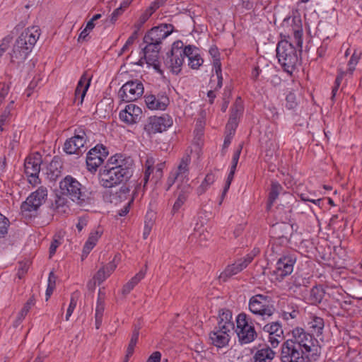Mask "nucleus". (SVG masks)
<instances>
[{"label":"nucleus","instance_id":"54","mask_svg":"<svg viewBox=\"0 0 362 362\" xmlns=\"http://www.w3.org/2000/svg\"><path fill=\"white\" fill-rule=\"evenodd\" d=\"M291 283L296 286V287H300L301 286H305L307 281L305 279L303 278L301 276L296 274L292 276L291 278Z\"/></svg>","mask_w":362,"mask_h":362},{"label":"nucleus","instance_id":"30","mask_svg":"<svg viewBox=\"0 0 362 362\" xmlns=\"http://www.w3.org/2000/svg\"><path fill=\"white\" fill-rule=\"evenodd\" d=\"M35 299L33 296L30 297L28 301L25 303L23 308L21 309V310L19 312L16 320L13 322V326L17 327H18L21 323L24 320L25 317L30 310V308L35 305Z\"/></svg>","mask_w":362,"mask_h":362},{"label":"nucleus","instance_id":"1","mask_svg":"<svg viewBox=\"0 0 362 362\" xmlns=\"http://www.w3.org/2000/svg\"><path fill=\"white\" fill-rule=\"evenodd\" d=\"M121 154L111 156L100 170L101 181H128L133 174V160L130 158H123Z\"/></svg>","mask_w":362,"mask_h":362},{"label":"nucleus","instance_id":"25","mask_svg":"<svg viewBox=\"0 0 362 362\" xmlns=\"http://www.w3.org/2000/svg\"><path fill=\"white\" fill-rule=\"evenodd\" d=\"M117 257V255L115 256L112 262L100 268L94 276V280L99 284L103 283L108 276H110L116 269L117 264L115 263V260Z\"/></svg>","mask_w":362,"mask_h":362},{"label":"nucleus","instance_id":"36","mask_svg":"<svg viewBox=\"0 0 362 362\" xmlns=\"http://www.w3.org/2000/svg\"><path fill=\"white\" fill-rule=\"evenodd\" d=\"M235 266L234 264H232L230 265H228L225 270L220 274L219 279L222 280L223 281H226L229 278L232 277L233 276L238 274Z\"/></svg>","mask_w":362,"mask_h":362},{"label":"nucleus","instance_id":"44","mask_svg":"<svg viewBox=\"0 0 362 362\" xmlns=\"http://www.w3.org/2000/svg\"><path fill=\"white\" fill-rule=\"evenodd\" d=\"M180 49L181 51H182L181 54L184 59L185 57H187L188 59L189 57H192L193 56H194V53H197L198 51V49L194 46L192 45H188L185 47H183L182 46L180 47Z\"/></svg>","mask_w":362,"mask_h":362},{"label":"nucleus","instance_id":"17","mask_svg":"<svg viewBox=\"0 0 362 362\" xmlns=\"http://www.w3.org/2000/svg\"><path fill=\"white\" fill-rule=\"evenodd\" d=\"M173 119L168 115H163L160 117H153L150 118L149 123L146 129L149 134H156L166 131L173 125Z\"/></svg>","mask_w":362,"mask_h":362},{"label":"nucleus","instance_id":"60","mask_svg":"<svg viewBox=\"0 0 362 362\" xmlns=\"http://www.w3.org/2000/svg\"><path fill=\"white\" fill-rule=\"evenodd\" d=\"M59 245L60 242L59 240L56 239L53 240L49 247V257H52L55 254L56 250Z\"/></svg>","mask_w":362,"mask_h":362},{"label":"nucleus","instance_id":"47","mask_svg":"<svg viewBox=\"0 0 362 362\" xmlns=\"http://www.w3.org/2000/svg\"><path fill=\"white\" fill-rule=\"evenodd\" d=\"M303 30L298 29L293 31V43L296 44V46L299 48V50L301 51L302 45H303Z\"/></svg>","mask_w":362,"mask_h":362},{"label":"nucleus","instance_id":"56","mask_svg":"<svg viewBox=\"0 0 362 362\" xmlns=\"http://www.w3.org/2000/svg\"><path fill=\"white\" fill-rule=\"evenodd\" d=\"M95 247V245L91 243L90 242L86 241L83 249V252L81 255L82 259L87 257V255L90 253L91 250Z\"/></svg>","mask_w":362,"mask_h":362},{"label":"nucleus","instance_id":"39","mask_svg":"<svg viewBox=\"0 0 362 362\" xmlns=\"http://www.w3.org/2000/svg\"><path fill=\"white\" fill-rule=\"evenodd\" d=\"M213 65L215 69V72L218 79L216 89L221 88L223 84V77L221 74V63L220 61V58L214 59Z\"/></svg>","mask_w":362,"mask_h":362},{"label":"nucleus","instance_id":"61","mask_svg":"<svg viewBox=\"0 0 362 362\" xmlns=\"http://www.w3.org/2000/svg\"><path fill=\"white\" fill-rule=\"evenodd\" d=\"M161 354L159 351L153 352L148 358L147 362H160Z\"/></svg>","mask_w":362,"mask_h":362},{"label":"nucleus","instance_id":"27","mask_svg":"<svg viewBox=\"0 0 362 362\" xmlns=\"http://www.w3.org/2000/svg\"><path fill=\"white\" fill-rule=\"evenodd\" d=\"M209 337L211 343L218 348L226 346L230 340L229 334H225V333L218 331L211 332Z\"/></svg>","mask_w":362,"mask_h":362},{"label":"nucleus","instance_id":"40","mask_svg":"<svg viewBox=\"0 0 362 362\" xmlns=\"http://www.w3.org/2000/svg\"><path fill=\"white\" fill-rule=\"evenodd\" d=\"M252 255L251 256H245L243 258L239 259L237 260L234 265L235 266L238 272H240L244 269H245L249 264H250L252 261Z\"/></svg>","mask_w":362,"mask_h":362},{"label":"nucleus","instance_id":"35","mask_svg":"<svg viewBox=\"0 0 362 362\" xmlns=\"http://www.w3.org/2000/svg\"><path fill=\"white\" fill-rule=\"evenodd\" d=\"M324 296V292L320 287H313L310 291V300L312 303H320Z\"/></svg>","mask_w":362,"mask_h":362},{"label":"nucleus","instance_id":"42","mask_svg":"<svg viewBox=\"0 0 362 362\" xmlns=\"http://www.w3.org/2000/svg\"><path fill=\"white\" fill-rule=\"evenodd\" d=\"M188 60L189 66L193 69H198L204 62L203 59L198 53H194V56L189 57Z\"/></svg>","mask_w":362,"mask_h":362},{"label":"nucleus","instance_id":"48","mask_svg":"<svg viewBox=\"0 0 362 362\" xmlns=\"http://www.w3.org/2000/svg\"><path fill=\"white\" fill-rule=\"evenodd\" d=\"M191 189V185L188 182H180L177 187L176 194L182 193L187 197Z\"/></svg>","mask_w":362,"mask_h":362},{"label":"nucleus","instance_id":"59","mask_svg":"<svg viewBox=\"0 0 362 362\" xmlns=\"http://www.w3.org/2000/svg\"><path fill=\"white\" fill-rule=\"evenodd\" d=\"M13 104V102L11 103V105H8L4 111L2 115L0 116V124L3 123L5 124L7 119L8 118L10 115V106H11Z\"/></svg>","mask_w":362,"mask_h":362},{"label":"nucleus","instance_id":"5","mask_svg":"<svg viewBox=\"0 0 362 362\" xmlns=\"http://www.w3.org/2000/svg\"><path fill=\"white\" fill-rule=\"evenodd\" d=\"M293 343L300 346L303 349V353L308 356L317 355L320 352V346L317 341L310 334L304 331L303 329L297 327L292 331V339Z\"/></svg>","mask_w":362,"mask_h":362},{"label":"nucleus","instance_id":"12","mask_svg":"<svg viewBox=\"0 0 362 362\" xmlns=\"http://www.w3.org/2000/svg\"><path fill=\"white\" fill-rule=\"evenodd\" d=\"M144 90V85L140 81H129L122 86L118 95L122 101L129 103L139 98L143 95Z\"/></svg>","mask_w":362,"mask_h":362},{"label":"nucleus","instance_id":"52","mask_svg":"<svg viewBox=\"0 0 362 362\" xmlns=\"http://www.w3.org/2000/svg\"><path fill=\"white\" fill-rule=\"evenodd\" d=\"M153 161L152 158H148L146 163V170L144 173V181L147 182L150 179V175L153 172L152 165Z\"/></svg>","mask_w":362,"mask_h":362},{"label":"nucleus","instance_id":"15","mask_svg":"<svg viewBox=\"0 0 362 362\" xmlns=\"http://www.w3.org/2000/svg\"><path fill=\"white\" fill-rule=\"evenodd\" d=\"M173 31L172 24H160L151 28L144 36V42L157 43L160 46L162 41Z\"/></svg>","mask_w":362,"mask_h":362},{"label":"nucleus","instance_id":"10","mask_svg":"<svg viewBox=\"0 0 362 362\" xmlns=\"http://www.w3.org/2000/svg\"><path fill=\"white\" fill-rule=\"evenodd\" d=\"M281 362H310L308 356L305 355L303 349H300V346L293 343L291 339L284 341L281 346Z\"/></svg>","mask_w":362,"mask_h":362},{"label":"nucleus","instance_id":"55","mask_svg":"<svg viewBox=\"0 0 362 362\" xmlns=\"http://www.w3.org/2000/svg\"><path fill=\"white\" fill-rule=\"evenodd\" d=\"M153 224H154L153 214V213H148L146 216L144 228L146 229L148 228V230H151Z\"/></svg>","mask_w":362,"mask_h":362},{"label":"nucleus","instance_id":"33","mask_svg":"<svg viewBox=\"0 0 362 362\" xmlns=\"http://www.w3.org/2000/svg\"><path fill=\"white\" fill-rule=\"evenodd\" d=\"M310 328L317 335L321 334L324 328V320L322 318L317 316H313L311 321L309 322Z\"/></svg>","mask_w":362,"mask_h":362},{"label":"nucleus","instance_id":"2","mask_svg":"<svg viewBox=\"0 0 362 362\" xmlns=\"http://www.w3.org/2000/svg\"><path fill=\"white\" fill-rule=\"evenodd\" d=\"M37 26L26 28L17 38L10 55V62L16 67L24 63L40 37Z\"/></svg>","mask_w":362,"mask_h":362},{"label":"nucleus","instance_id":"7","mask_svg":"<svg viewBox=\"0 0 362 362\" xmlns=\"http://www.w3.org/2000/svg\"><path fill=\"white\" fill-rule=\"evenodd\" d=\"M235 332L241 344L251 343L257 337V333L250 317L245 313H242L237 316Z\"/></svg>","mask_w":362,"mask_h":362},{"label":"nucleus","instance_id":"16","mask_svg":"<svg viewBox=\"0 0 362 362\" xmlns=\"http://www.w3.org/2000/svg\"><path fill=\"white\" fill-rule=\"evenodd\" d=\"M86 142V133L83 129H79L75 135L67 139L64 145V151L67 154H81Z\"/></svg>","mask_w":362,"mask_h":362},{"label":"nucleus","instance_id":"13","mask_svg":"<svg viewBox=\"0 0 362 362\" xmlns=\"http://www.w3.org/2000/svg\"><path fill=\"white\" fill-rule=\"evenodd\" d=\"M109 154L108 150L103 144H97L92 148L86 156L87 169L91 173L96 172Z\"/></svg>","mask_w":362,"mask_h":362},{"label":"nucleus","instance_id":"24","mask_svg":"<svg viewBox=\"0 0 362 362\" xmlns=\"http://www.w3.org/2000/svg\"><path fill=\"white\" fill-rule=\"evenodd\" d=\"M41 157L38 153L28 157L24 163L25 173L27 177L37 178L40 171Z\"/></svg>","mask_w":362,"mask_h":362},{"label":"nucleus","instance_id":"20","mask_svg":"<svg viewBox=\"0 0 362 362\" xmlns=\"http://www.w3.org/2000/svg\"><path fill=\"white\" fill-rule=\"evenodd\" d=\"M141 114L142 110L139 107L129 104L119 112V119L128 124H132L140 120Z\"/></svg>","mask_w":362,"mask_h":362},{"label":"nucleus","instance_id":"58","mask_svg":"<svg viewBox=\"0 0 362 362\" xmlns=\"http://www.w3.org/2000/svg\"><path fill=\"white\" fill-rule=\"evenodd\" d=\"M298 311L296 309H293L291 311H284L283 317L288 320L289 319H294L297 317Z\"/></svg>","mask_w":362,"mask_h":362},{"label":"nucleus","instance_id":"63","mask_svg":"<svg viewBox=\"0 0 362 362\" xmlns=\"http://www.w3.org/2000/svg\"><path fill=\"white\" fill-rule=\"evenodd\" d=\"M88 223V220L86 217H80L78 218V223L76 224V228L79 232H81L83 228L86 226Z\"/></svg>","mask_w":362,"mask_h":362},{"label":"nucleus","instance_id":"26","mask_svg":"<svg viewBox=\"0 0 362 362\" xmlns=\"http://www.w3.org/2000/svg\"><path fill=\"white\" fill-rule=\"evenodd\" d=\"M62 167L60 160L54 157L46 169V178L49 181H57L61 176Z\"/></svg>","mask_w":362,"mask_h":362},{"label":"nucleus","instance_id":"43","mask_svg":"<svg viewBox=\"0 0 362 362\" xmlns=\"http://www.w3.org/2000/svg\"><path fill=\"white\" fill-rule=\"evenodd\" d=\"M232 319V314L231 313L226 310H221L219 313V317H218V322L220 324H228V323H233L231 321Z\"/></svg>","mask_w":362,"mask_h":362},{"label":"nucleus","instance_id":"23","mask_svg":"<svg viewBox=\"0 0 362 362\" xmlns=\"http://www.w3.org/2000/svg\"><path fill=\"white\" fill-rule=\"evenodd\" d=\"M145 103L148 109L152 110H164L168 106L170 100L165 94L148 95L145 96Z\"/></svg>","mask_w":362,"mask_h":362},{"label":"nucleus","instance_id":"41","mask_svg":"<svg viewBox=\"0 0 362 362\" xmlns=\"http://www.w3.org/2000/svg\"><path fill=\"white\" fill-rule=\"evenodd\" d=\"M10 222L8 219L0 214V237H4L8 233Z\"/></svg>","mask_w":362,"mask_h":362},{"label":"nucleus","instance_id":"21","mask_svg":"<svg viewBox=\"0 0 362 362\" xmlns=\"http://www.w3.org/2000/svg\"><path fill=\"white\" fill-rule=\"evenodd\" d=\"M144 43L146 45L145 47L143 48L142 51L146 62L148 64L153 66L155 69H157L158 66L159 52L161 47L159 45H157V43Z\"/></svg>","mask_w":362,"mask_h":362},{"label":"nucleus","instance_id":"34","mask_svg":"<svg viewBox=\"0 0 362 362\" xmlns=\"http://www.w3.org/2000/svg\"><path fill=\"white\" fill-rule=\"evenodd\" d=\"M242 151V146L240 145L239 148L235 151L233 158H232V165L230 168V172L229 173L227 178V181H232L233 179V175L235 173V170L236 169V166L240 158V155Z\"/></svg>","mask_w":362,"mask_h":362},{"label":"nucleus","instance_id":"62","mask_svg":"<svg viewBox=\"0 0 362 362\" xmlns=\"http://www.w3.org/2000/svg\"><path fill=\"white\" fill-rule=\"evenodd\" d=\"M284 337H278L276 336L269 335V342L273 347H276Z\"/></svg>","mask_w":362,"mask_h":362},{"label":"nucleus","instance_id":"8","mask_svg":"<svg viewBox=\"0 0 362 362\" xmlns=\"http://www.w3.org/2000/svg\"><path fill=\"white\" fill-rule=\"evenodd\" d=\"M104 199L115 204L126 201L129 196V188L124 182H104Z\"/></svg>","mask_w":362,"mask_h":362},{"label":"nucleus","instance_id":"51","mask_svg":"<svg viewBox=\"0 0 362 362\" xmlns=\"http://www.w3.org/2000/svg\"><path fill=\"white\" fill-rule=\"evenodd\" d=\"M234 328L233 323H228V324H220L218 322V327L216 328V331H218L220 332L225 333V334H229V332L231 329Z\"/></svg>","mask_w":362,"mask_h":362},{"label":"nucleus","instance_id":"4","mask_svg":"<svg viewBox=\"0 0 362 362\" xmlns=\"http://www.w3.org/2000/svg\"><path fill=\"white\" fill-rule=\"evenodd\" d=\"M276 57L284 71L291 74L298 62L296 47L288 40H281L276 46Z\"/></svg>","mask_w":362,"mask_h":362},{"label":"nucleus","instance_id":"49","mask_svg":"<svg viewBox=\"0 0 362 362\" xmlns=\"http://www.w3.org/2000/svg\"><path fill=\"white\" fill-rule=\"evenodd\" d=\"M185 201L186 197L184 195V194L180 193L179 194H177V199L175 201L173 207V214L177 213L178 210L180 209V207L183 205Z\"/></svg>","mask_w":362,"mask_h":362},{"label":"nucleus","instance_id":"22","mask_svg":"<svg viewBox=\"0 0 362 362\" xmlns=\"http://www.w3.org/2000/svg\"><path fill=\"white\" fill-rule=\"evenodd\" d=\"M91 79L92 75L88 71H85L81 76L75 90V103L77 102L78 105L83 103L84 97L90 86Z\"/></svg>","mask_w":362,"mask_h":362},{"label":"nucleus","instance_id":"37","mask_svg":"<svg viewBox=\"0 0 362 362\" xmlns=\"http://www.w3.org/2000/svg\"><path fill=\"white\" fill-rule=\"evenodd\" d=\"M104 310H105V303H97L96 308H95V328L96 329H99L101 325Z\"/></svg>","mask_w":362,"mask_h":362},{"label":"nucleus","instance_id":"29","mask_svg":"<svg viewBox=\"0 0 362 362\" xmlns=\"http://www.w3.org/2000/svg\"><path fill=\"white\" fill-rule=\"evenodd\" d=\"M146 274V270H141L134 277H132L126 284L124 285L122 293L126 296L143 279Z\"/></svg>","mask_w":362,"mask_h":362},{"label":"nucleus","instance_id":"64","mask_svg":"<svg viewBox=\"0 0 362 362\" xmlns=\"http://www.w3.org/2000/svg\"><path fill=\"white\" fill-rule=\"evenodd\" d=\"M262 72V70L259 69L258 66H256L252 71L251 78L254 81H257L259 78V76Z\"/></svg>","mask_w":362,"mask_h":362},{"label":"nucleus","instance_id":"31","mask_svg":"<svg viewBox=\"0 0 362 362\" xmlns=\"http://www.w3.org/2000/svg\"><path fill=\"white\" fill-rule=\"evenodd\" d=\"M281 193H284V189L281 185H279L278 182H273L269 193V199L267 207V210L270 209L274 202L277 199L278 196Z\"/></svg>","mask_w":362,"mask_h":362},{"label":"nucleus","instance_id":"19","mask_svg":"<svg viewBox=\"0 0 362 362\" xmlns=\"http://www.w3.org/2000/svg\"><path fill=\"white\" fill-rule=\"evenodd\" d=\"M243 110V101L240 98H238L231 108V113L226 124V131H230V134H234Z\"/></svg>","mask_w":362,"mask_h":362},{"label":"nucleus","instance_id":"32","mask_svg":"<svg viewBox=\"0 0 362 362\" xmlns=\"http://www.w3.org/2000/svg\"><path fill=\"white\" fill-rule=\"evenodd\" d=\"M263 330L269 335L284 337V331L281 325L279 322H274L264 326Z\"/></svg>","mask_w":362,"mask_h":362},{"label":"nucleus","instance_id":"45","mask_svg":"<svg viewBox=\"0 0 362 362\" xmlns=\"http://www.w3.org/2000/svg\"><path fill=\"white\" fill-rule=\"evenodd\" d=\"M13 40V37L11 35H7L2 39L0 43V58L4 55L5 52L8 48L11 41Z\"/></svg>","mask_w":362,"mask_h":362},{"label":"nucleus","instance_id":"9","mask_svg":"<svg viewBox=\"0 0 362 362\" xmlns=\"http://www.w3.org/2000/svg\"><path fill=\"white\" fill-rule=\"evenodd\" d=\"M249 309L251 313L262 316L264 319L271 317L275 310L271 303V298L262 294L255 295L250 299Z\"/></svg>","mask_w":362,"mask_h":362},{"label":"nucleus","instance_id":"14","mask_svg":"<svg viewBox=\"0 0 362 362\" xmlns=\"http://www.w3.org/2000/svg\"><path fill=\"white\" fill-rule=\"evenodd\" d=\"M296 258L294 255H288L280 257L276 265V269L273 272L275 279L281 281L286 276L290 275L293 271V266Z\"/></svg>","mask_w":362,"mask_h":362},{"label":"nucleus","instance_id":"3","mask_svg":"<svg viewBox=\"0 0 362 362\" xmlns=\"http://www.w3.org/2000/svg\"><path fill=\"white\" fill-rule=\"evenodd\" d=\"M81 182H59V190L56 194L54 202L51 209L59 215L67 214L70 211L67 199L64 196H69L75 201H84L86 198L85 192L81 189Z\"/></svg>","mask_w":362,"mask_h":362},{"label":"nucleus","instance_id":"46","mask_svg":"<svg viewBox=\"0 0 362 362\" xmlns=\"http://www.w3.org/2000/svg\"><path fill=\"white\" fill-rule=\"evenodd\" d=\"M77 304V296L76 293H74L71 296L69 306L67 309L66 314V321H68L69 320V317L72 315L76 306Z\"/></svg>","mask_w":362,"mask_h":362},{"label":"nucleus","instance_id":"6","mask_svg":"<svg viewBox=\"0 0 362 362\" xmlns=\"http://www.w3.org/2000/svg\"><path fill=\"white\" fill-rule=\"evenodd\" d=\"M47 196V190L42 187L33 192L21 206V214L25 218H31L37 215L40 206Z\"/></svg>","mask_w":362,"mask_h":362},{"label":"nucleus","instance_id":"11","mask_svg":"<svg viewBox=\"0 0 362 362\" xmlns=\"http://www.w3.org/2000/svg\"><path fill=\"white\" fill-rule=\"evenodd\" d=\"M184 46L181 40L175 41L171 47L170 52L166 54L165 59V66L173 73L177 74L181 71V67L184 62V57H182L180 47Z\"/></svg>","mask_w":362,"mask_h":362},{"label":"nucleus","instance_id":"50","mask_svg":"<svg viewBox=\"0 0 362 362\" xmlns=\"http://www.w3.org/2000/svg\"><path fill=\"white\" fill-rule=\"evenodd\" d=\"M286 107L290 109H294L297 105L296 96L293 93H289L286 98Z\"/></svg>","mask_w":362,"mask_h":362},{"label":"nucleus","instance_id":"28","mask_svg":"<svg viewBox=\"0 0 362 362\" xmlns=\"http://www.w3.org/2000/svg\"><path fill=\"white\" fill-rule=\"evenodd\" d=\"M275 355L274 351L269 347L258 350L253 356L255 362H272Z\"/></svg>","mask_w":362,"mask_h":362},{"label":"nucleus","instance_id":"38","mask_svg":"<svg viewBox=\"0 0 362 362\" xmlns=\"http://www.w3.org/2000/svg\"><path fill=\"white\" fill-rule=\"evenodd\" d=\"M361 56V52L357 50H355L352 54L349 62H348V70L350 74H352L354 71L355 70V67L358 64Z\"/></svg>","mask_w":362,"mask_h":362},{"label":"nucleus","instance_id":"57","mask_svg":"<svg viewBox=\"0 0 362 362\" xmlns=\"http://www.w3.org/2000/svg\"><path fill=\"white\" fill-rule=\"evenodd\" d=\"M124 11L122 10L121 8H117L112 13V14L110 16V21L112 23H115L117 20L118 19L119 16H120Z\"/></svg>","mask_w":362,"mask_h":362},{"label":"nucleus","instance_id":"18","mask_svg":"<svg viewBox=\"0 0 362 362\" xmlns=\"http://www.w3.org/2000/svg\"><path fill=\"white\" fill-rule=\"evenodd\" d=\"M191 163V157L186 154L180 159L177 168L173 170L170 175V178L173 181H184L189 180V165Z\"/></svg>","mask_w":362,"mask_h":362},{"label":"nucleus","instance_id":"53","mask_svg":"<svg viewBox=\"0 0 362 362\" xmlns=\"http://www.w3.org/2000/svg\"><path fill=\"white\" fill-rule=\"evenodd\" d=\"M103 233L102 230H96L94 232H91L89 235V237L88 238V242H90L93 245H96V243L98 242V239L100 238L101 235Z\"/></svg>","mask_w":362,"mask_h":362}]
</instances>
